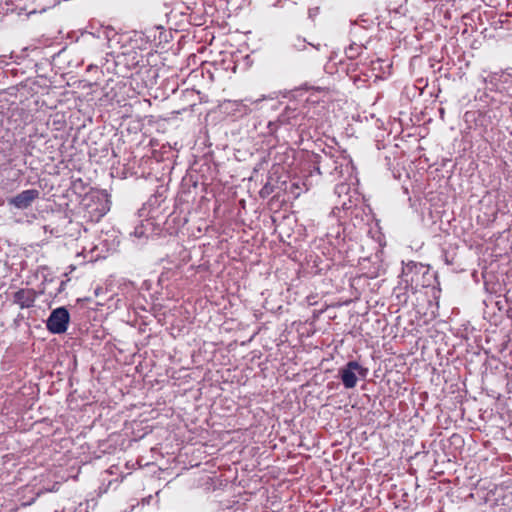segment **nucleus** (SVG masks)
Here are the masks:
<instances>
[{
    "label": "nucleus",
    "mask_w": 512,
    "mask_h": 512,
    "mask_svg": "<svg viewBox=\"0 0 512 512\" xmlns=\"http://www.w3.org/2000/svg\"><path fill=\"white\" fill-rule=\"evenodd\" d=\"M314 163L319 174H329L335 178L343 176V167L348 166V157L333 148L323 149L321 154H316Z\"/></svg>",
    "instance_id": "f257e3e1"
},
{
    "label": "nucleus",
    "mask_w": 512,
    "mask_h": 512,
    "mask_svg": "<svg viewBox=\"0 0 512 512\" xmlns=\"http://www.w3.org/2000/svg\"><path fill=\"white\" fill-rule=\"evenodd\" d=\"M368 374V368L363 367L357 361H349L340 368L339 376L346 389H352L357 385L358 376L365 378Z\"/></svg>",
    "instance_id": "f03ea898"
},
{
    "label": "nucleus",
    "mask_w": 512,
    "mask_h": 512,
    "mask_svg": "<svg viewBox=\"0 0 512 512\" xmlns=\"http://www.w3.org/2000/svg\"><path fill=\"white\" fill-rule=\"evenodd\" d=\"M70 314L65 307L54 309L46 321L48 331L53 334H62L67 331Z\"/></svg>",
    "instance_id": "7ed1b4c3"
},
{
    "label": "nucleus",
    "mask_w": 512,
    "mask_h": 512,
    "mask_svg": "<svg viewBox=\"0 0 512 512\" xmlns=\"http://www.w3.org/2000/svg\"><path fill=\"white\" fill-rule=\"evenodd\" d=\"M40 196V192L37 189H28L24 190L16 196L8 199V204L17 208V209H27L32 203L38 199Z\"/></svg>",
    "instance_id": "20e7f679"
},
{
    "label": "nucleus",
    "mask_w": 512,
    "mask_h": 512,
    "mask_svg": "<svg viewBox=\"0 0 512 512\" xmlns=\"http://www.w3.org/2000/svg\"><path fill=\"white\" fill-rule=\"evenodd\" d=\"M36 293L33 289H20L14 294V302L20 308H30L34 305Z\"/></svg>",
    "instance_id": "39448f33"
},
{
    "label": "nucleus",
    "mask_w": 512,
    "mask_h": 512,
    "mask_svg": "<svg viewBox=\"0 0 512 512\" xmlns=\"http://www.w3.org/2000/svg\"><path fill=\"white\" fill-rule=\"evenodd\" d=\"M109 206H106V207H103L102 208V214H105L107 211H109Z\"/></svg>",
    "instance_id": "423d86ee"
},
{
    "label": "nucleus",
    "mask_w": 512,
    "mask_h": 512,
    "mask_svg": "<svg viewBox=\"0 0 512 512\" xmlns=\"http://www.w3.org/2000/svg\"><path fill=\"white\" fill-rule=\"evenodd\" d=\"M261 99H258V100H255V101H251L250 99H245V101H249L250 103H258Z\"/></svg>",
    "instance_id": "0eeeda50"
}]
</instances>
